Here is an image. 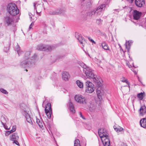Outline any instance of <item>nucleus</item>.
Masks as SVG:
<instances>
[{"instance_id": "f257e3e1", "label": "nucleus", "mask_w": 146, "mask_h": 146, "mask_svg": "<svg viewBox=\"0 0 146 146\" xmlns=\"http://www.w3.org/2000/svg\"><path fill=\"white\" fill-rule=\"evenodd\" d=\"M86 76L89 78H93L94 82L98 85L101 86L102 84V80L101 78L99 77H97L94 74L91 69L90 67L88 68L87 69H83Z\"/></svg>"}, {"instance_id": "f03ea898", "label": "nucleus", "mask_w": 146, "mask_h": 146, "mask_svg": "<svg viewBox=\"0 0 146 146\" xmlns=\"http://www.w3.org/2000/svg\"><path fill=\"white\" fill-rule=\"evenodd\" d=\"M98 133L104 146H110L108 134L105 130L103 128H101L99 130Z\"/></svg>"}, {"instance_id": "7ed1b4c3", "label": "nucleus", "mask_w": 146, "mask_h": 146, "mask_svg": "<svg viewBox=\"0 0 146 146\" xmlns=\"http://www.w3.org/2000/svg\"><path fill=\"white\" fill-rule=\"evenodd\" d=\"M8 12L12 16H15L19 13V10L16 4L11 3L8 5L7 7Z\"/></svg>"}, {"instance_id": "20e7f679", "label": "nucleus", "mask_w": 146, "mask_h": 146, "mask_svg": "<svg viewBox=\"0 0 146 146\" xmlns=\"http://www.w3.org/2000/svg\"><path fill=\"white\" fill-rule=\"evenodd\" d=\"M30 54V52L28 51L26 52L25 54V60L21 62V65L23 67H26L30 66L31 63V60L32 59L29 58Z\"/></svg>"}, {"instance_id": "39448f33", "label": "nucleus", "mask_w": 146, "mask_h": 146, "mask_svg": "<svg viewBox=\"0 0 146 146\" xmlns=\"http://www.w3.org/2000/svg\"><path fill=\"white\" fill-rule=\"evenodd\" d=\"M75 101L77 103L85 105L87 103V101L86 98L81 95H76L75 96Z\"/></svg>"}, {"instance_id": "423d86ee", "label": "nucleus", "mask_w": 146, "mask_h": 146, "mask_svg": "<svg viewBox=\"0 0 146 146\" xmlns=\"http://www.w3.org/2000/svg\"><path fill=\"white\" fill-rule=\"evenodd\" d=\"M93 84L90 81L86 82L85 92L88 93H91L94 92L95 88Z\"/></svg>"}, {"instance_id": "0eeeda50", "label": "nucleus", "mask_w": 146, "mask_h": 146, "mask_svg": "<svg viewBox=\"0 0 146 146\" xmlns=\"http://www.w3.org/2000/svg\"><path fill=\"white\" fill-rule=\"evenodd\" d=\"M51 104L50 103H48L45 109V111L46 115L48 118H50L51 116V108L50 107Z\"/></svg>"}, {"instance_id": "6e6552de", "label": "nucleus", "mask_w": 146, "mask_h": 146, "mask_svg": "<svg viewBox=\"0 0 146 146\" xmlns=\"http://www.w3.org/2000/svg\"><path fill=\"white\" fill-rule=\"evenodd\" d=\"M106 5L105 4H102L100 6L98 7L96 11V16L100 15L102 11L104 10Z\"/></svg>"}, {"instance_id": "1a4fd4ad", "label": "nucleus", "mask_w": 146, "mask_h": 146, "mask_svg": "<svg viewBox=\"0 0 146 146\" xmlns=\"http://www.w3.org/2000/svg\"><path fill=\"white\" fill-rule=\"evenodd\" d=\"M13 21V19L9 16H7L4 17V22L7 26L10 25Z\"/></svg>"}, {"instance_id": "9d476101", "label": "nucleus", "mask_w": 146, "mask_h": 146, "mask_svg": "<svg viewBox=\"0 0 146 146\" xmlns=\"http://www.w3.org/2000/svg\"><path fill=\"white\" fill-rule=\"evenodd\" d=\"M141 15V12L136 10H134L133 13V15L134 19L137 20L140 17Z\"/></svg>"}, {"instance_id": "9b49d317", "label": "nucleus", "mask_w": 146, "mask_h": 146, "mask_svg": "<svg viewBox=\"0 0 146 146\" xmlns=\"http://www.w3.org/2000/svg\"><path fill=\"white\" fill-rule=\"evenodd\" d=\"M62 13V10L60 9H58L53 11H50L49 14L50 15H57Z\"/></svg>"}, {"instance_id": "f8f14e48", "label": "nucleus", "mask_w": 146, "mask_h": 146, "mask_svg": "<svg viewBox=\"0 0 146 146\" xmlns=\"http://www.w3.org/2000/svg\"><path fill=\"white\" fill-rule=\"evenodd\" d=\"M135 2L136 5L139 7H142L143 5L145 4L144 0H135Z\"/></svg>"}, {"instance_id": "ddd939ff", "label": "nucleus", "mask_w": 146, "mask_h": 146, "mask_svg": "<svg viewBox=\"0 0 146 146\" xmlns=\"http://www.w3.org/2000/svg\"><path fill=\"white\" fill-rule=\"evenodd\" d=\"M77 39L82 44L83 46H84V44H85L86 43V41L84 38L81 35H78Z\"/></svg>"}, {"instance_id": "4468645a", "label": "nucleus", "mask_w": 146, "mask_h": 146, "mask_svg": "<svg viewBox=\"0 0 146 146\" xmlns=\"http://www.w3.org/2000/svg\"><path fill=\"white\" fill-rule=\"evenodd\" d=\"M62 78L64 80L67 81L69 77V75L68 72H64L62 73Z\"/></svg>"}, {"instance_id": "2eb2a0df", "label": "nucleus", "mask_w": 146, "mask_h": 146, "mask_svg": "<svg viewBox=\"0 0 146 146\" xmlns=\"http://www.w3.org/2000/svg\"><path fill=\"white\" fill-rule=\"evenodd\" d=\"M140 114L143 115L146 112V108L145 106H142L140 108L139 110Z\"/></svg>"}, {"instance_id": "dca6fc26", "label": "nucleus", "mask_w": 146, "mask_h": 146, "mask_svg": "<svg viewBox=\"0 0 146 146\" xmlns=\"http://www.w3.org/2000/svg\"><path fill=\"white\" fill-rule=\"evenodd\" d=\"M140 123L141 127L145 128L146 127V119L145 118H143L141 119L140 121Z\"/></svg>"}, {"instance_id": "f3484780", "label": "nucleus", "mask_w": 146, "mask_h": 146, "mask_svg": "<svg viewBox=\"0 0 146 146\" xmlns=\"http://www.w3.org/2000/svg\"><path fill=\"white\" fill-rule=\"evenodd\" d=\"M19 138V137L17 133H14L12 134V138L11 139V141L15 140H18Z\"/></svg>"}, {"instance_id": "a211bd4d", "label": "nucleus", "mask_w": 146, "mask_h": 146, "mask_svg": "<svg viewBox=\"0 0 146 146\" xmlns=\"http://www.w3.org/2000/svg\"><path fill=\"white\" fill-rule=\"evenodd\" d=\"M101 46L102 48L104 50H109V47L108 45L105 42H103L102 43Z\"/></svg>"}, {"instance_id": "6ab92c4d", "label": "nucleus", "mask_w": 146, "mask_h": 146, "mask_svg": "<svg viewBox=\"0 0 146 146\" xmlns=\"http://www.w3.org/2000/svg\"><path fill=\"white\" fill-rule=\"evenodd\" d=\"M16 49L19 56L23 53V52L22 51H21L20 49V47L18 44H17L16 47Z\"/></svg>"}, {"instance_id": "aec40b11", "label": "nucleus", "mask_w": 146, "mask_h": 146, "mask_svg": "<svg viewBox=\"0 0 146 146\" xmlns=\"http://www.w3.org/2000/svg\"><path fill=\"white\" fill-rule=\"evenodd\" d=\"M77 85L80 88H83V83L80 81L79 80H77L76 82Z\"/></svg>"}, {"instance_id": "412c9836", "label": "nucleus", "mask_w": 146, "mask_h": 146, "mask_svg": "<svg viewBox=\"0 0 146 146\" xmlns=\"http://www.w3.org/2000/svg\"><path fill=\"white\" fill-rule=\"evenodd\" d=\"M8 121V119L6 117H2V120L1 121V123L3 125H4L5 124H6V123Z\"/></svg>"}, {"instance_id": "4be33fe9", "label": "nucleus", "mask_w": 146, "mask_h": 146, "mask_svg": "<svg viewBox=\"0 0 146 146\" xmlns=\"http://www.w3.org/2000/svg\"><path fill=\"white\" fill-rule=\"evenodd\" d=\"M145 96V94L144 92L138 94L137 95V97L140 100L143 99V97Z\"/></svg>"}, {"instance_id": "5701e85b", "label": "nucleus", "mask_w": 146, "mask_h": 146, "mask_svg": "<svg viewBox=\"0 0 146 146\" xmlns=\"http://www.w3.org/2000/svg\"><path fill=\"white\" fill-rule=\"evenodd\" d=\"M113 128L117 132L121 131L123 129V128L119 126L117 127L116 126L114 125L113 126Z\"/></svg>"}, {"instance_id": "b1692460", "label": "nucleus", "mask_w": 146, "mask_h": 146, "mask_svg": "<svg viewBox=\"0 0 146 146\" xmlns=\"http://www.w3.org/2000/svg\"><path fill=\"white\" fill-rule=\"evenodd\" d=\"M44 45L40 44L38 45L37 47V49L39 50H44Z\"/></svg>"}, {"instance_id": "393cba45", "label": "nucleus", "mask_w": 146, "mask_h": 146, "mask_svg": "<svg viewBox=\"0 0 146 146\" xmlns=\"http://www.w3.org/2000/svg\"><path fill=\"white\" fill-rule=\"evenodd\" d=\"M96 84L98 86V87L97 89L96 92H97V94L98 96V98H100L99 97L100 96V94H101V88L100 87V86H102V84L101 86H99L97 84Z\"/></svg>"}, {"instance_id": "a878e982", "label": "nucleus", "mask_w": 146, "mask_h": 146, "mask_svg": "<svg viewBox=\"0 0 146 146\" xmlns=\"http://www.w3.org/2000/svg\"><path fill=\"white\" fill-rule=\"evenodd\" d=\"M132 42L131 41H128L127 42H126L125 45L126 46V49H127L128 50L130 48V46H131L130 43H131Z\"/></svg>"}, {"instance_id": "bb28decb", "label": "nucleus", "mask_w": 146, "mask_h": 146, "mask_svg": "<svg viewBox=\"0 0 146 146\" xmlns=\"http://www.w3.org/2000/svg\"><path fill=\"white\" fill-rule=\"evenodd\" d=\"M33 5H34V7L35 10H36V13H37V14L39 16H41V14H40V13L41 12V7H41L39 11L38 12L37 11V8L36 7V3H33Z\"/></svg>"}, {"instance_id": "cd10ccee", "label": "nucleus", "mask_w": 146, "mask_h": 146, "mask_svg": "<svg viewBox=\"0 0 146 146\" xmlns=\"http://www.w3.org/2000/svg\"><path fill=\"white\" fill-rule=\"evenodd\" d=\"M120 80L122 82L126 83L128 85V87L129 88V83L127 79H126L124 77H123L120 78Z\"/></svg>"}, {"instance_id": "c85d7f7f", "label": "nucleus", "mask_w": 146, "mask_h": 146, "mask_svg": "<svg viewBox=\"0 0 146 146\" xmlns=\"http://www.w3.org/2000/svg\"><path fill=\"white\" fill-rule=\"evenodd\" d=\"M27 121L31 124H32V122L30 116L29 115H27L26 117Z\"/></svg>"}, {"instance_id": "c756f323", "label": "nucleus", "mask_w": 146, "mask_h": 146, "mask_svg": "<svg viewBox=\"0 0 146 146\" xmlns=\"http://www.w3.org/2000/svg\"><path fill=\"white\" fill-rule=\"evenodd\" d=\"M74 146H80V141L78 139H77L75 140Z\"/></svg>"}, {"instance_id": "7c9ffc66", "label": "nucleus", "mask_w": 146, "mask_h": 146, "mask_svg": "<svg viewBox=\"0 0 146 146\" xmlns=\"http://www.w3.org/2000/svg\"><path fill=\"white\" fill-rule=\"evenodd\" d=\"M52 49L51 46L48 45H44V50H48L49 51Z\"/></svg>"}, {"instance_id": "2f4dec72", "label": "nucleus", "mask_w": 146, "mask_h": 146, "mask_svg": "<svg viewBox=\"0 0 146 146\" xmlns=\"http://www.w3.org/2000/svg\"><path fill=\"white\" fill-rule=\"evenodd\" d=\"M80 65L84 69H87L88 68H89V67L87 66L83 62H81L80 63Z\"/></svg>"}, {"instance_id": "473e14b6", "label": "nucleus", "mask_w": 146, "mask_h": 146, "mask_svg": "<svg viewBox=\"0 0 146 146\" xmlns=\"http://www.w3.org/2000/svg\"><path fill=\"white\" fill-rule=\"evenodd\" d=\"M96 11L95 10L92 11L89 14V15L92 16V15H95L96 16Z\"/></svg>"}, {"instance_id": "72a5a7b5", "label": "nucleus", "mask_w": 146, "mask_h": 146, "mask_svg": "<svg viewBox=\"0 0 146 146\" xmlns=\"http://www.w3.org/2000/svg\"><path fill=\"white\" fill-rule=\"evenodd\" d=\"M16 127L15 125H13V126L12 129L9 131L10 132V133H12L15 131L16 130Z\"/></svg>"}, {"instance_id": "f704fd0d", "label": "nucleus", "mask_w": 146, "mask_h": 146, "mask_svg": "<svg viewBox=\"0 0 146 146\" xmlns=\"http://www.w3.org/2000/svg\"><path fill=\"white\" fill-rule=\"evenodd\" d=\"M102 21V20H101L100 19H99L96 20V23L97 24L100 25L101 24Z\"/></svg>"}, {"instance_id": "c9c22d12", "label": "nucleus", "mask_w": 146, "mask_h": 146, "mask_svg": "<svg viewBox=\"0 0 146 146\" xmlns=\"http://www.w3.org/2000/svg\"><path fill=\"white\" fill-rule=\"evenodd\" d=\"M0 91L3 94H7L8 92L6 91V90L3 89H1L0 90Z\"/></svg>"}, {"instance_id": "e433bc0d", "label": "nucleus", "mask_w": 146, "mask_h": 146, "mask_svg": "<svg viewBox=\"0 0 146 146\" xmlns=\"http://www.w3.org/2000/svg\"><path fill=\"white\" fill-rule=\"evenodd\" d=\"M70 111L73 113H74L75 112V110L74 109V107L73 108H70Z\"/></svg>"}, {"instance_id": "4c0bfd02", "label": "nucleus", "mask_w": 146, "mask_h": 146, "mask_svg": "<svg viewBox=\"0 0 146 146\" xmlns=\"http://www.w3.org/2000/svg\"><path fill=\"white\" fill-rule=\"evenodd\" d=\"M38 125L40 128L42 127L43 126V125L44 124L41 121L40 122V123H39L38 124Z\"/></svg>"}, {"instance_id": "58836bf2", "label": "nucleus", "mask_w": 146, "mask_h": 146, "mask_svg": "<svg viewBox=\"0 0 146 146\" xmlns=\"http://www.w3.org/2000/svg\"><path fill=\"white\" fill-rule=\"evenodd\" d=\"M17 141V140H15L13 141H14L13 142V143H15V144H16V145H17L19 146H20V145H19V142H18V141Z\"/></svg>"}, {"instance_id": "ea45409f", "label": "nucleus", "mask_w": 146, "mask_h": 146, "mask_svg": "<svg viewBox=\"0 0 146 146\" xmlns=\"http://www.w3.org/2000/svg\"><path fill=\"white\" fill-rule=\"evenodd\" d=\"M69 106L70 108H73L74 107L73 104H72V103L70 102H69Z\"/></svg>"}, {"instance_id": "a19ab883", "label": "nucleus", "mask_w": 146, "mask_h": 146, "mask_svg": "<svg viewBox=\"0 0 146 146\" xmlns=\"http://www.w3.org/2000/svg\"><path fill=\"white\" fill-rule=\"evenodd\" d=\"M79 114L80 116V117H81L82 119H85V118L82 115V114L81 112H79Z\"/></svg>"}, {"instance_id": "79ce46f5", "label": "nucleus", "mask_w": 146, "mask_h": 146, "mask_svg": "<svg viewBox=\"0 0 146 146\" xmlns=\"http://www.w3.org/2000/svg\"><path fill=\"white\" fill-rule=\"evenodd\" d=\"M34 25V23L33 22H32L30 25L29 26V30H30L31 29L33 26Z\"/></svg>"}, {"instance_id": "37998d69", "label": "nucleus", "mask_w": 146, "mask_h": 146, "mask_svg": "<svg viewBox=\"0 0 146 146\" xmlns=\"http://www.w3.org/2000/svg\"><path fill=\"white\" fill-rule=\"evenodd\" d=\"M37 7L38 8V11H39L40 9H41V7H41V9H42V6L41 5H37Z\"/></svg>"}, {"instance_id": "c03bdc74", "label": "nucleus", "mask_w": 146, "mask_h": 146, "mask_svg": "<svg viewBox=\"0 0 146 146\" xmlns=\"http://www.w3.org/2000/svg\"><path fill=\"white\" fill-rule=\"evenodd\" d=\"M89 40L92 43L96 44V42L92 39H90V38H88Z\"/></svg>"}, {"instance_id": "a18cd8bd", "label": "nucleus", "mask_w": 146, "mask_h": 146, "mask_svg": "<svg viewBox=\"0 0 146 146\" xmlns=\"http://www.w3.org/2000/svg\"><path fill=\"white\" fill-rule=\"evenodd\" d=\"M104 94V92L103 91L102 89H101V94L100 96H101L102 95H103Z\"/></svg>"}, {"instance_id": "49530a36", "label": "nucleus", "mask_w": 146, "mask_h": 146, "mask_svg": "<svg viewBox=\"0 0 146 146\" xmlns=\"http://www.w3.org/2000/svg\"><path fill=\"white\" fill-rule=\"evenodd\" d=\"M40 121H40V120L39 119H36V123H38V124L39 123H40Z\"/></svg>"}, {"instance_id": "de8ad7c7", "label": "nucleus", "mask_w": 146, "mask_h": 146, "mask_svg": "<svg viewBox=\"0 0 146 146\" xmlns=\"http://www.w3.org/2000/svg\"><path fill=\"white\" fill-rule=\"evenodd\" d=\"M4 127L6 129H8L7 127V126L6 125V124H5L4 125H3Z\"/></svg>"}, {"instance_id": "09e8293b", "label": "nucleus", "mask_w": 146, "mask_h": 146, "mask_svg": "<svg viewBox=\"0 0 146 146\" xmlns=\"http://www.w3.org/2000/svg\"><path fill=\"white\" fill-rule=\"evenodd\" d=\"M130 3H132L133 0H127Z\"/></svg>"}, {"instance_id": "8fccbe9b", "label": "nucleus", "mask_w": 146, "mask_h": 146, "mask_svg": "<svg viewBox=\"0 0 146 146\" xmlns=\"http://www.w3.org/2000/svg\"><path fill=\"white\" fill-rule=\"evenodd\" d=\"M121 146H128L125 143H123Z\"/></svg>"}, {"instance_id": "3c124183", "label": "nucleus", "mask_w": 146, "mask_h": 146, "mask_svg": "<svg viewBox=\"0 0 146 146\" xmlns=\"http://www.w3.org/2000/svg\"><path fill=\"white\" fill-rule=\"evenodd\" d=\"M36 55H34V58H33V57H32V58H33V59H34V60H35V57H36Z\"/></svg>"}, {"instance_id": "603ef678", "label": "nucleus", "mask_w": 146, "mask_h": 146, "mask_svg": "<svg viewBox=\"0 0 146 146\" xmlns=\"http://www.w3.org/2000/svg\"><path fill=\"white\" fill-rule=\"evenodd\" d=\"M29 15L30 17L31 18H32L31 14H31L29 13Z\"/></svg>"}, {"instance_id": "864d4df0", "label": "nucleus", "mask_w": 146, "mask_h": 146, "mask_svg": "<svg viewBox=\"0 0 146 146\" xmlns=\"http://www.w3.org/2000/svg\"><path fill=\"white\" fill-rule=\"evenodd\" d=\"M114 11H117L118 12V10L117 9H115Z\"/></svg>"}, {"instance_id": "5fc2aeb1", "label": "nucleus", "mask_w": 146, "mask_h": 146, "mask_svg": "<svg viewBox=\"0 0 146 146\" xmlns=\"http://www.w3.org/2000/svg\"><path fill=\"white\" fill-rule=\"evenodd\" d=\"M119 47H120V48H121V46L119 44Z\"/></svg>"}, {"instance_id": "6e6d98bb", "label": "nucleus", "mask_w": 146, "mask_h": 146, "mask_svg": "<svg viewBox=\"0 0 146 146\" xmlns=\"http://www.w3.org/2000/svg\"><path fill=\"white\" fill-rule=\"evenodd\" d=\"M120 48V50H121H121H122V48Z\"/></svg>"}, {"instance_id": "4d7b16f0", "label": "nucleus", "mask_w": 146, "mask_h": 146, "mask_svg": "<svg viewBox=\"0 0 146 146\" xmlns=\"http://www.w3.org/2000/svg\"><path fill=\"white\" fill-rule=\"evenodd\" d=\"M90 4V3H88V5H89Z\"/></svg>"}, {"instance_id": "13d9d810", "label": "nucleus", "mask_w": 146, "mask_h": 146, "mask_svg": "<svg viewBox=\"0 0 146 146\" xmlns=\"http://www.w3.org/2000/svg\"><path fill=\"white\" fill-rule=\"evenodd\" d=\"M81 0L82 1H84V0Z\"/></svg>"}, {"instance_id": "bf43d9fd", "label": "nucleus", "mask_w": 146, "mask_h": 146, "mask_svg": "<svg viewBox=\"0 0 146 146\" xmlns=\"http://www.w3.org/2000/svg\"><path fill=\"white\" fill-rule=\"evenodd\" d=\"M26 70L27 71V70Z\"/></svg>"}]
</instances>
